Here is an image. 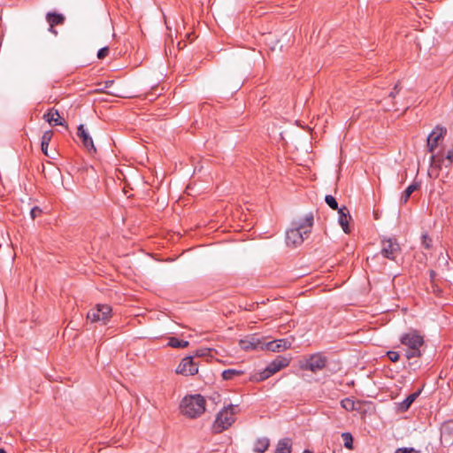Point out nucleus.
Instances as JSON below:
<instances>
[{"label": "nucleus", "instance_id": "obj_28", "mask_svg": "<svg viewBox=\"0 0 453 453\" xmlns=\"http://www.w3.org/2000/svg\"><path fill=\"white\" fill-rule=\"evenodd\" d=\"M214 350L212 349H210V348H204V349H197L196 351V357H212V352Z\"/></svg>", "mask_w": 453, "mask_h": 453}, {"label": "nucleus", "instance_id": "obj_25", "mask_svg": "<svg viewBox=\"0 0 453 453\" xmlns=\"http://www.w3.org/2000/svg\"><path fill=\"white\" fill-rule=\"evenodd\" d=\"M342 438L344 441L345 448H347L348 449H353V437H352L351 434L347 433V432L342 433Z\"/></svg>", "mask_w": 453, "mask_h": 453}, {"label": "nucleus", "instance_id": "obj_22", "mask_svg": "<svg viewBox=\"0 0 453 453\" xmlns=\"http://www.w3.org/2000/svg\"><path fill=\"white\" fill-rule=\"evenodd\" d=\"M243 374V372L237 369H226L222 372V378L225 380H229L234 379L236 376H240Z\"/></svg>", "mask_w": 453, "mask_h": 453}, {"label": "nucleus", "instance_id": "obj_19", "mask_svg": "<svg viewBox=\"0 0 453 453\" xmlns=\"http://www.w3.org/2000/svg\"><path fill=\"white\" fill-rule=\"evenodd\" d=\"M275 453H291V440L289 438L280 440Z\"/></svg>", "mask_w": 453, "mask_h": 453}, {"label": "nucleus", "instance_id": "obj_29", "mask_svg": "<svg viewBox=\"0 0 453 453\" xmlns=\"http://www.w3.org/2000/svg\"><path fill=\"white\" fill-rule=\"evenodd\" d=\"M422 246L426 250H430L432 247V239L429 237L427 234H422Z\"/></svg>", "mask_w": 453, "mask_h": 453}, {"label": "nucleus", "instance_id": "obj_40", "mask_svg": "<svg viewBox=\"0 0 453 453\" xmlns=\"http://www.w3.org/2000/svg\"><path fill=\"white\" fill-rule=\"evenodd\" d=\"M251 340H257V341H259V340H267V337H262V338H252Z\"/></svg>", "mask_w": 453, "mask_h": 453}, {"label": "nucleus", "instance_id": "obj_34", "mask_svg": "<svg viewBox=\"0 0 453 453\" xmlns=\"http://www.w3.org/2000/svg\"><path fill=\"white\" fill-rule=\"evenodd\" d=\"M42 213V209H40L38 206H35L30 211V215L33 219H35L36 217L40 216Z\"/></svg>", "mask_w": 453, "mask_h": 453}, {"label": "nucleus", "instance_id": "obj_46", "mask_svg": "<svg viewBox=\"0 0 453 453\" xmlns=\"http://www.w3.org/2000/svg\"><path fill=\"white\" fill-rule=\"evenodd\" d=\"M346 402H347L349 404L353 405V403H350V401H349V400H346Z\"/></svg>", "mask_w": 453, "mask_h": 453}, {"label": "nucleus", "instance_id": "obj_30", "mask_svg": "<svg viewBox=\"0 0 453 453\" xmlns=\"http://www.w3.org/2000/svg\"><path fill=\"white\" fill-rule=\"evenodd\" d=\"M52 136H53V132L51 130L45 131L42 134L41 142L50 144V142L52 139Z\"/></svg>", "mask_w": 453, "mask_h": 453}, {"label": "nucleus", "instance_id": "obj_4", "mask_svg": "<svg viewBox=\"0 0 453 453\" xmlns=\"http://www.w3.org/2000/svg\"><path fill=\"white\" fill-rule=\"evenodd\" d=\"M234 410V406L230 404L217 414L216 419L212 425V430L215 434L222 433L233 425L235 421Z\"/></svg>", "mask_w": 453, "mask_h": 453}, {"label": "nucleus", "instance_id": "obj_6", "mask_svg": "<svg viewBox=\"0 0 453 453\" xmlns=\"http://www.w3.org/2000/svg\"><path fill=\"white\" fill-rule=\"evenodd\" d=\"M447 134L446 127L442 126H436L429 134L426 139L427 151L434 154V150L439 146L440 142L444 139Z\"/></svg>", "mask_w": 453, "mask_h": 453}, {"label": "nucleus", "instance_id": "obj_43", "mask_svg": "<svg viewBox=\"0 0 453 453\" xmlns=\"http://www.w3.org/2000/svg\"><path fill=\"white\" fill-rule=\"evenodd\" d=\"M303 453H313V452H312V451H311V450H309V449H304V450L303 451Z\"/></svg>", "mask_w": 453, "mask_h": 453}, {"label": "nucleus", "instance_id": "obj_44", "mask_svg": "<svg viewBox=\"0 0 453 453\" xmlns=\"http://www.w3.org/2000/svg\"><path fill=\"white\" fill-rule=\"evenodd\" d=\"M167 340L173 341V340H178V339L176 337H169Z\"/></svg>", "mask_w": 453, "mask_h": 453}, {"label": "nucleus", "instance_id": "obj_33", "mask_svg": "<svg viewBox=\"0 0 453 453\" xmlns=\"http://www.w3.org/2000/svg\"><path fill=\"white\" fill-rule=\"evenodd\" d=\"M109 54V48L108 47H104V48H101L98 52H97V58L99 59H103L107 55Z\"/></svg>", "mask_w": 453, "mask_h": 453}, {"label": "nucleus", "instance_id": "obj_13", "mask_svg": "<svg viewBox=\"0 0 453 453\" xmlns=\"http://www.w3.org/2000/svg\"><path fill=\"white\" fill-rule=\"evenodd\" d=\"M291 357H283V356H278L274 360H273L267 366L270 368L272 372L275 374L281 369L288 366L290 363Z\"/></svg>", "mask_w": 453, "mask_h": 453}, {"label": "nucleus", "instance_id": "obj_7", "mask_svg": "<svg viewBox=\"0 0 453 453\" xmlns=\"http://www.w3.org/2000/svg\"><path fill=\"white\" fill-rule=\"evenodd\" d=\"M401 248L395 239H383L381 241V255L389 260H395L396 256L400 253Z\"/></svg>", "mask_w": 453, "mask_h": 453}, {"label": "nucleus", "instance_id": "obj_27", "mask_svg": "<svg viewBox=\"0 0 453 453\" xmlns=\"http://www.w3.org/2000/svg\"><path fill=\"white\" fill-rule=\"evenodd\" d=\"M189 342H168L167 346L174 349H184L188 346Z\"/></svg>", "mask_w": 453, "mask_h": 453}, {"label": "nucleus", "instance_id": "obj_47", "mask_svg": "<svg viewBox=\"0 0 453 453\" xmlns=\"http://www.w3.org/2000/svg\"><path fill=\"white\" fill-rule=\"evenodd\" d=\"M273 340L277 341L278 339H277V338H275V337H273Z\"/></svg>", "mask_w": 453, "mask_h": 453}, {"label": "nucleus", "instance_id": "obj_17", "mask_svg": "<svg viewBox=\"0 0 453 453\" xmlns=\"http://www.w3.org/2000/svg\"><path fill=\"white\" fill-rule=\"evenodd\" d=\"M270 446V440L267 437L257 438L254 442L253 450L256 453L265 452Z\"/></svg>", "mask_w": 453, "mask_h": 453}, {"label": "nucleus", "instance_id": "obj_18", "mask_svg": "<svg viewBox=\"0 0 453 453\" xmlns=\"http://www.w3.org/2000/svg\"><path fill=\"white\" fill-rule=\"evenodd\" d=\"M239 345L245 351L261 350L264 342H239Z\"/></svg>", "mask_w": 453, "mask_h": 453}, {"label": "nucleus", "instance_id": "obj_35", "mask_svg": "<svg viewBox=\"0 0 453 453\" xmlns=\"http://www.w3.org/2000/svg\"><path fill=\"white\" fill-rule=\"evenodd\" d=\"M400 90H401V88L399 86V83H396L395 85L393 90L389 92L388 98L394 99L395 97V96L399 93Z\"/></svg>", "mask_w": 453, "mask_h": 453}, {"label": "nucleus", "instance_id": "obj_5", "mask_svg": "<svg viewBox=\"0 0 453 453\" xmlns=\"http://www.w3.org/2000/svg\"><path fill=\"white\" fill-rule=\"evenodd\" d=\"M111 314V307L108 304H98L95 309L90 310L87 314V319L91 322H99L105 325Z\"/></svg>", "mask_w": 453, "mask_h": 453}, {"label": "nucleus", "instance_id": "obj_24", "mask_svg": "<svg viewBox=\"0 0 453 453\" xmlns=\"http://www.w3.org/2000/svg\"><path fill=\"white\" fill-rule=\"evenodd\" d=\"M273 375V373L272 372L270 368L268 366H266V368H265L262 372L254 375V380L263 381V380H267L268 378H270Z\"/></svg>", "mask_w": 453, "mask_h": 453}, {"label": "nucleus", "instance_id": "obj_9", "mask_svg": "<svg viewBox=\"0 0 453 453\" xmlns=\"http://www.w3.org/2000/svg\"><path fill=\"white\" fill-rule=\"evenodd\" d=\"M77 136L81 140L83 146L89 152H96V147L94 145V142L92 137L87 132L84 127V125L81 124L77 128Z\"/></svg>", "mask_w": 453, "mask_h": 453}, {"label": "nucleus", "instance_id": "obj_41", "mask_svg": "<svg viewBox=\"0 0 453 453\" xmlns=\"http://www.w3.org/2000/svg\"><path fill=\"white\" fill-rule=\"evenodd\" d=\"M342 403L343 408L348 410L349 409V404H345V401H342Z\"/></svg>", "mask_w": 453, "mask_h": 453}, {"label": "nucleus", "instance_id": "obj_12", "mask_svg": "<svg viewBox=\"0 0 453 453\" xmlns=\"http://www.w3.org/2000/svg\"><path fill=\"white\" fill-rule=\"evenodd\" d=\"M46 20L50 26L49 31L57 35L58 32L55 30L54 27L63 24L65 21V16L57 12H48L46 14Z\"/></svg>", "mask_w": 453, "mask_h": 453}, {"label": "nucleus", "instance_id": "obj_3", "mask_svg": "<svg viewBox=\"0 0 453 453\" xmlns=\"http://www.w3.org/2000/svg\"><path fill=\"white\" fill-rule=\"evenodd\" d=\"M327 361V357L324 353L317 352L303 357L299 362V367L303 371H310L316 373L326 367Z\"/></svg>", "mask_w": 453, "mask_h": 453}, {"label": "nucleus", "instance_id": "obj_21", "mask_svg": "<svg viewBox=\"0 0 453 453\" xmlns=\"http://www.w3.org/2000/svg\"><path fill=\"white\" fill-rule=\"evenodd\" d=\"M419 392H415L411 395H409L401 403H400V410L402 411H406L411 403L415 401V399L418 396Z\"/></svg>", "mask_w": 453, "mask_h": 453}, {"label": "nucleus", "instance_id": "obj_2", "mask_svg": "<svg viewBox=\"0 0 453 453\" xmlns=\"http://www.w3.org/2000/svg\"><path fill=\"white\" fill-rule=\"evenodd\" d=\"M180 408L184 416L195 418L205 411V399L201 395L185 396Z\"/></svg>", "mask_w": 453, "mask_h": 453}, {"label": "nucleus", "instance_id": "obj_16", "mask_svg": "<svg viewBox=\"0 0 453 453\" xmlns=\"http://www.w3.org/2000/svg\"><path fill=\"white\" fill-rule=\"evenodd\" d=\"M410 344L405 350V356L407 359H411L415 357H419L421 355L420 353V347L423 345L425 342H408Z\"/></svg>", "mask_w": 453, "mask_h": 453}, {"label": "nucleus", "instance_id": "obj_23", "mask_svg": "<svg viewBox=\"0 0 453 453\" xmlns=\"http://www.w3.org/2000/svg\"><path fill=\"white\" fill-rule=\"evenodd\" d=\"M400 340H424V335H422L417 330H411L410 332L404 334L402 335Z\"/></svg>", "mask_w": 453, "mask_h": 453}, {"label": "nucleus", "instance_id": "obj_42", "mask_svg": "<svg viewBox=\"0 0 453 453\" xmlns=\"http://www.w3.org/2000/svg\"><path fill=\"white\" fill-rule=\"evenodd\" d=\"M342 403L343 408L348 410L349 409V404H345V401H342Z\"/></svg>", "mask_w": 453, "mask_h": 453}, {"label": "nucleus", "instance_id": "obj_39", "mask_svg": "<svg viewBox=\"0 0 453 453\" xmlns=\"http://www.w3.org/2000/svg\"><path fill=\"white\" fill-rule=\"evenodd\" d=\"M113 82H114L113 81H106V88H108L109 86L112 85Z\"/></svg>", "mask_w": 453, "mask_h": 453}, {"label": "nucleus", "instance_id": "obj_10", "mask_svg": "<svg viewBox=\"0 0 453 453\" xmlns=\"http://www.w3.org/2000/svg\"><path fill=\"white\" fill-rule=\"evenodd\" d=\"M453 160L448 159L441 153L432 154L430 157V165L433 168L441 170L443 167L450 168Z\"/></svg>", "mask_w": 453, "mask_h": 453}, {"label": "nucleus", "instance_id": "obj_15", "mask_svg": "<svg viewBox=\"0 0 453 453\" xmlns=\"http://www.w3.org/2000/svg\"><path fill=\"white\" fill-rule=\"evenodd\" d=\"M338 214H339V224L342 227V230L344 233L349 234L350 232L349 226V219H350L349 211L347 209L346 206H342V208L338 209Z\"/></svg>", "mask_w": 453, "mask_h": 453}, {"label": "nucleus", "instance_id": "obj_26", "mask_svg": "<svg viewBox=\"0 0 453 453\" xmlns=\"http://www.w3.org/2000/svg\"><path fill=\"white\" fill-rule=\"evenodd\" d=\"M325 201L326 203V204L333 210H338V203H337V201L336 199L331 196V195H326V197H325Z\"/></svg>", "mask_w": 453, "mask_h": 453}, {"label": "nucleus", "instance_id": "obj_37", "mask_svg": "<svg viewBox=\"0 0 453 453\" xmlns=\"http://www.w3.org/2000/svg\"><path fill=\"white\" fill-rule=\"evenodd\" d=\"M48 147H49V144L48 143H42L41 142V150H42V152L47 156V157H50L49 153H48Z\"/></svg>", "mask_w": 453, "mask_h": 453}, {"label": "nucleus", "instance_id": "obj_45", "mask_svg": "<svg viewBox=\"0 0 453 453\" xmlns=\"http://www.w3.org/2000/svg\"><path fill=\"white\" fill-rule=\"evenodd\" d=\"M0 453H6L4 449H0Z\"/></svg>", "mask_w": 453, "mask_h": 453}, {"label": "nucleus", "instance_id": "obj_20", "mask_svg": "<svg viewBox=\"0 0 453 453\" xmlns=\"http://www.w3.org/2000/svg\"><path fill=\"white\" fill-rule=\"evenodd\" d=\"M419 184L417 182H413L410 186L406 188L403 193L401 196L400 202L401 203H406L411 196V195L418 188Z\"/></svg>", "mask_w": 453, "mask_h": 453}, {"label": "nucleus", "instance_id": "obj_14", "mask_svg": "<svg viewBox=\"0 0 453 453\" xmlns=\"http://www.w3.org/2000/svg\"><path fill=\"white\" fill-rule=\"evenodd\" d=\"M43 119L55 126H64L65 120L60 117L59 112L55 108H50L44 115Z\"/></svg>", "mask_w": 453, "mask_h": 453}, {"label": "nucleus", "instance_id": "obj_1", "mask_svg": "<svg viewBox=\"0 0 453 453\" xmlns=\"http://www.w3.org/2000/svg\"><path fill=\"white\" fill-rule=\"evenodd\" d=\"M313 214H306L299 221L293 222L292 227L286 233V243L288 246L296 247L301 245L308 234L311 232L313 226Z\"/></svg>", "mask_w": 453, "mask_h": 453}, {"label": "nucleus", "instance_id": "obj_38", "mask_svg": "<svg viewBox=\"0 0 453 453\" xmlns=\"http://www.w3.org/2000/svg\"><path fill=\"white\" fill-rule=\"evenodd\" d=\"M445 157H447L448 159H451L453 160V146L448 150V151L446 152L445 155H443Z\"/></svg>", "mask_w": 453, "mask_h": 453}, {"label": "nucleus", "instance_id": "obj_32", "mask_svg": "<svg viewBox=\"0 0 453 453\" xmlns=\"http://www.w3.org/2000/svg\"><path fill=\"white\" fill-rule=\"evenodd\" d=\"M387 356L392 361V362H397L399 360V353L396 352V351H392V350H389L387 352Z\"/></svg>", "mask_w": 453, "mask_h": 453}, {"label": "nucleus", "instance_id": "obj_11", "mask_svg": "<svg viewBox=\"0 0 453 453\" xmlns=\"http://www.w3.org/2000/svg\"><path fill=\"white\" fill-rule=\"evenodd\" d=\"M291 345V342H264V345L261 347V350L281 352L290 349L292 347Z\"/></svg>", "mask_w": 453, "mask_h": 453}, {"label": "nucleus", "instance_id": "obj_31", "mask_svg": "<svg viewBox=\"0 0 453 453\" xmlns=\"http://www.w3.org/2000/svg\"><path fill=\"white\" fill-rule=\"evenodd\" d=\"M449 431V437L450 439L452 438L453 440V423H446L443 426H442V430H441V436L445 435L446 434V432L447 431Z\"/></svg>", "mask_w": 453, "mask_h": 453}, {"label": "nucleus", "instance_id": "obj_8", "mask_svg": "<svg viewBox=\"0 0 453 453\" xmlns=\"http://www.w3.org/2000/svg\"><path fill=\"white\" fill-rule=\"evenodd\" d=\"M176 372L185 376L194 375L198 372V366L193 361L192 357H187L183 358L180 364L178 365Z\"/></svg>", "mask_w": 453, "mask_h": 453}, {"label": "nucleus", "instance_id": "obj_36", "mask_svg": "<svg viewBox=\"0 0 453 453\" xmlns=\"http://www.w3.org/2000/svg\"><path fill=\"white\" fill-rule=\"evenodd\" d=\"M395 453H419L413 448H399L395 450Z\"/></svg>", "mask_w": 453, "mask_h": 453}]
</instances>
